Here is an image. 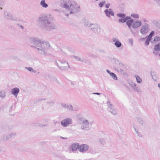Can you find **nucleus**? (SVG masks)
<instances>
[{"label": "nucleus", "instance_id": "8fccbe9b", "mask_svg": "<svg viewBox=\"0 0 160 160\" xmlns=\"http://www.w3.org/2000/svg\"><path fill=\"white\" fill-rule=\"evenodd\" d=\"M60 138L63 139H67V138H64L62 137H61Z\"/></svg>", "mask_w": 160, "mask_h": 160}, {"label": "nucleus", "instance_id": "6ab92c4d", "mask_svg": "<svg viewBox=\"0 0 160 160\" xmlns=\"http://www.w3.org/2000/svg\"><path fill=\"white\" fill-rule=\"evenodd\" d=\"M131 18V17L130 16L127 17L126 18H122L119 19L118 20L119 22H126L127 20L129 19H130Z\"/></svg>", "mask_w": 160, "mask_h": 160}, {"label": "nucleus", "instance_id": "3c124183", "mask_svg": "<svg viewBox=\"0 0 160 160\" xmlns=\"http://www.w3.org/2000/svg\"><path fill=\"white\" fill-rule=\"evenodd\" d=\"M153 53L155 54L156 55L158 54L155 52H154Z\"/></svg>", "mask_w": 160, "mask_h": 160}, {"label": "nucleus", "instance_id": "423d86ee", "mask_svg": "<svg viewBox=\"0 0 160 160\" xmlns=\"http://www.w3.org/2000/svg\"><path fill=\"white\" fill-rule=\"evenodd\" d=\"M84 25L86 27H89L91 30L94 31L98 26L96 24L92 23L89 21L86 20L84 21Z\"/></svg>", "mask_w": 160, "mask_h": 160}, {"label": "nucleus", "instance_id": "39448f33", "mask_svg": "<svg viewBox=\"0 0 160 160\" xmlns=\"http://www.w3.org/2000/svg\"><path fill=\"white\" fill-rule=\"evenodd\" d=\"M80 123L82 125L81 129L83 130H87L89 128L90 122L87 119L83 118H80L79 119Z\"/></svg>", "mask_w": 160, "mask_h": 160}, {"label": "nucleus", "instance_id": "49530a36", "mask_svg": "<svg viewBox=\"0 0 160 160\" xmlns=\"http://www.w3.org/2000/svg\"><path fill=\"white\" fill-rule=\"evenodd\" d=\"M18 25L19 27H20L21 29H22L24 28L23 26L20 25L19 24H18Z\"/></svg>", "mask_w": 160, "mask_h": 160}, {"label": "nucleus", "instance_id": "a211bd4d", "mask_svg": "<svg viewBox=\"0 0 160 160\" xmlns=\"http://www.w3.org/2000/svg\"><path fill=\"white\" fill-rule=\"evenodd\" d=\"M40 5L43 8H46L48 6V4L45 2V0H42L40 3Z\"/></svg>", "mask_w": 160, "mask_h": 160}, {"label": "nucleus", "instance_id": "de8ad7c7", "mask_svg": "<svg viewBox=\"0 0 160 160\" xmlns=\"http://www.w3.org/2000/svg\"><path fill=\"white\" fill-rule=\"evenodd\" d=\"M92 94H94L97 95H99L101 94L100 93H98V92L93 93H92Z\"/></svg>", "mask_w": 160, "mask_h": 160}, {"label": "nucleus", "instance_id": "dca6fc26", "mask_svg": "<svg viewBox=\"0 0 160 160\" xmlns=\"http://www.w3.org/2000/svg\"><path fill=\"white\" fill-rule=\"evenodd\" d=\"M61 105L62 107L65 108L69 110H73V109L71 105H68L66 104H64L62 103H61Z\"/></svg>", "mask_w": 160, "mask_h": 160}, {"label": "nucleus", "instance_id": "4be33fe9", "mask_svg": "<svg viewBox=\"0 0 160 160\" xmlns=\"http://www.w3.org/2000/svg\"><path fill=\"white\" fill-rule=\"evenodd\" d=\"M16 135V133L15 132H13L7 135L6 136L7 140H8L11 138L14 137Z\"/></svg>", "mask_w": 160, "mask_h": 160}, {"label": "nucleus", "instance_id": "a18cd8bd", "mask_svg": "<svg viewBox=\"0 0 160 160\" xmlns=\"http://www.w3.org/2000/svg\"><path fill=\"white\" fill-rule=\"evenodd\" d=\"M110 5V4L109 3H108V4H106L105 6L106 8H108L109 7Z\"/></svg>", "mask_w": 160, "mask_h": 160}, {"label": "nucleus", "instance_id": "4c0bfd02", "mask_svg": "<svg viewBox=\"0 0 160 160\" xmlns=\"http://www.w3.org/2000/svg\"><path fill=\"white\" fill-rule=\"evenodd\" d=\"M150 41H151L148 38H147V39H146V40L145 41V45L146 46L148 45L149 44V42Z\"/></svg>", "mask_w": 160, "mask_h": 160}, {"label": "nucleus", "instance_id": "ea45409f", "mask_svg": "<svg viewBox=\"0 0 160 160\" xmlns=\"http://www.w3.org/2000/svg\"><path fill=\"white\" fill-rule=\"evenodd\" d=\"M133 89L138 92H141L140 89L139 88H138L136 87L135 88H134Z\"/></svg>", "mask_w": 160, "mask_h": 160}, {"label": "nucleus", "instance_id": "5701e85b", "mask_svg": "<svg viewBox=\"0 0 160 160\" xmlns=\"http://www.w3.org/2000/svg\"><path fill=\"white\" fill-rule=\"evenodd\" d=\"M133 128L134 129L136 133L138 134V135L139 137H142V135L141 134L139 133L138 132V127L135 125H134L133 126Z\"/></svg>", "mask_w": 160, "mask_h": 160}, {"label": "nucleus", "instance_id": "0eeeda50", "mask_svg": "<svg viewBox=\"0 0 160 160\" xmlns=\"http://www.w3.org/2000/svg\"><path fill=\"white\" fill-rule=\"evenodd\" d=\"M72 122V120L71 118H67L63 120L61 123V125L63 127H66L71 124Z\"/></svg>", "mask_w": 160, "mask_h": 160}, {"label": "nucleus", "instance_id": "e433bc0d", "mask_svg": "<svg viewBox=\"0 0 160 160\" xmlns=\"http://www.w3.org/2000/svg\"><path fill=\"white\" fill-rule=\"evenodd\" d=\"M4 4V1L3 0H0V9H2V6H3Z\"/></svg>", "mask_w": 160, "mask_h": 160}, {"label": "nucleus", "instance_id": "5fc2aeb1", "mask_svg": "<svg viewBox=\"0 0 160 160\" xmlns=\"http://www.w3.org/2000/svg\"><path fill=\"white\" fill-rule=\"evenodd\" d=\"M159 56L160 57V54H159Z\"/></svg>", "mask_w": 160, "mask_h": 160}, {"label": "nucleus", "instance_id": "f704fd0d", "mask_svg": "<svg viewBox=\"0 0 160 160\" xmlns=\"http://www.w3.org/2000/svg\"><path fill=\"white\" fill-rule=\"evenodd\" d=\"M131 16L133 18H139V15L136 14H132Z\"/></svg>", "mask_w": 160, "mask_h": 160}, {"label": "nucleus", "instance_id": "7ed1b4c3", "mask_svg": "<svg viewBox=\"0 0 160 160\" xmlns=\"http://www.w3.org/2000/svg\"><path fill=\"white\" fill-rule=\"evenodd\" d=\"M63 7L66 9V15L68 16L69 14H72L77 12L79 10V6L76 4H71L69 3H65L63 5Z\"/></svg>", "mask_w": 160, "mask_h": 160}, {"label": "nucleus", "instance_id": "ddd939ff", "mask_svg": "<svg viewBox=\"0 0 160 160\" xmlns=\"http://www.w3.org/2000/svg\"><path fill=\"white\" fill-rule=\"evenodd\" d=\"M4 17L8 20H13L12 16L7 11H5L4 12Z\"/></svg>", "mask_w": 160, "mask_h": 160}, {"label": "nucleus", "instance_id": "c9c22d12", "mask_svg": "<svg viewBox=\"0 0 160 160\" xmlns=\"http://www.w3.org/2000/svg\"><path fill=\"white\" fill-rule=\"evenodd\" d=\"M4 4V1L3 0H0V9H2V6H3Z\"/></svg>", "mask_w": 160, "mask_h": 160}, {"label": "nucleus", "instance_id": "7c9ffc66", "mask_svg": "<svg viewBox=\"0 0 160 160\" xmlns=\"http://www.w3.org/2000/svg\"><path fill=\"white\" fill-rule=\"evenodd\" d=\"M135 77L136 78V79L137 82L138 83H140L142 81V80L140 78V77L138 76V75H136L135 76Z\"/></svg>", "mask_w": 160, "mask_h": 160}, {"label": "nucleus", "instance_id": "2f4dec72", "mask_svg": "<svg viewBox=\"0 0 160 160\" xmlns=\"http://www.w3.org/2000/svg\"><path fill=\"white\" fill-rule=\"evenodd\" d=\"M110 75L112 77V78L115 80H117V77L116 75L114 73L112 72V73H111V74Z\"/></svg>", "mask_w": 160, "mask_h": 160}, {"label": "nucleus", "instance_id": "72a5a7b5", "mask_svg": "<svg viewBox=\"0 0 160 160\" xmlns=\"http://www.w3.org/2000/svg\"><path fill=\"white\" fill-rule=\"evenodd\" d=\"M115 63L117 64H118L120 66H123V64L122 62L118 59H115Z\"/></svg>", "mask_w": 160, "mask_h": 160}, {"label": "nucleus", "instance_id": "393cba45", "mask_svg": "<svg viewBox=\"0 0 160 160\" xmlns=\"http://www.w3.org/2000/svg\"><path fill=\"white\" fill-rule=\"evenodd\" d=\"M6 96V93L5 91L0 92V97L1 98H4Z\"/></svg>", "mask_w": 160, "mask_h": 160}, {"label": "nucleus", "instance_id": "58836bf2", "mask_svg": "<svg viewBox=\"0 0 160 160\" xmlns=\"http://www.w3.org/2000/svg\"><path fill=\"white\" fill-rule=\"evenodd\" d=\"M105 3H106V2L105 1H103L101 3H100L99 4V6L101 8L103 6V5Z\"/></svg>", "mask_w": 160, "mask_h": 160}, {"label": "nucleus", "instance_id": "9b49d317", "mask_svg": "<svg viewBox=\"0 0 160 160\" xmlns=\"http://www.w3.org/2000/svg\"><path fill=\"white\" fill-rule=\"evenodd\" d=\"M88 146L87 144H83L81 145L79 148V151L80 152H85L88 149Z\"/></svg>", "mask_w": 160, "mask_h": 160}, {"label": "nucleus", "instance_id": "c03bdc74", "mask_svg": "<svg viewBox=\"0 0 160 160\" xmlns=\"http://www.w3.org/2000/svg\"><path fill=\"white\" fill-rule=\"evenodd\" d=\"M112 40L113 42H115L117 41H118V39L116 38H113Z\"/></svg>", "mask_w": 160, "mask_h": 160}, {"label": "nucleus", "instance_id": "aec40b11", "mask_svg": "<svg viewBox=\"0 0 160 160\" xmlns=\"http://www.w3.org/2000/svg\"><path fill=\"white\" fill-rule=\"evenodd\" d=\"M133 20L132 19H128V20H127L126 22V24L128 26V27L129 28H131V25L133 23Z\"/></svg>", "mask_w": 160, "mask_h": 160}, {"label": "nucleus", "instance_id": "c85d7f7f", "mask_svg": "<svg viewBox=\"0 0 160 160\" xmlns=\"http://www.w3.org/2000/svg\"><path fill=\"white\" fill-rule=\"evenodd\" d=\"M117 16L121 18H126L127 17H126L125 14L123 13H118L117 14Z\"/></svg>", "mask_w": 160, "mask_h": 160}, {"label": "nucleus", "instance_id": "20e7f679", "mask_svg": "<svg viewBox=\"0 0 160 160\" xmlns=\"http://www.w3.org/2000/svg\"><path fill=\"white\" fill-rule=\"evenodd\" d=\"M56 63L59 68L61 70H64L69 68V66L67 62L64 60L56 61Z\"/></svg>", "mask_w": 160, "mask_h": 160}, {"label": "nucleus", "instance_id": "a878e982", "mask_svg": "<svg viewBox=\"0 0 160 160\" xmlns=\"http://www.w3.org/2000/svg\"><path fill=\"white\" fill-rule=\"evenodd\" d=\"M100 31L101 28L98 25L95 30H94V32L96 33H99Z\"/></svg>", "mask_w": 160, "mask_h": 160}, {"label": "nucleus", "instance_id": "b1692460", "mask_svg": "<svg viewBox=\"0 0 160 160\" xmlns=\"http://www.w3.org/2000/svg\"><path fill=\"white\" fill-rule=\"evenodd\" d=\"M154 50L155 51H160V42L156 44L154 47Z\"/></svg>", "mask_w": 160, "mask_h": 160}, {"label": "nucleus", "instance_id": "1a4fd4ad", "mask_svg": "<svg viewBox=\"0 0 160 160\" xmlns=\"http://www.w3.org/2000/svg\"><path fill=\"white\" fill-rule=\"evenodd\" d=\"M142 24V22L139 20L133 21L131 25L132 27L134 29L140 27Z\"/></svg>", "mask_w": 160, "mask_h": 160}, {"label": "nucleus", "instance_id": "473e14b6", "mask_svg": "<svg viewBox=\"0 0 160 160\" xmlns=\"http://www.w3.org/2000/svg\"><path fill=\"white\" fill-rule=\"evenodd\" d=\"M130 85L132 87L133 89H134V88H135L136 87V84L135 82H131L129 83Z\"/></svg>", "mask_w": 160, "mask_h": 160}, {"label": "nucleus", "instance_id": "f03ea898", "mask_svg": "<svg viewBox=\"0 0 160 160\" xmlns=\"http://www.w3.org/2000/svg\"><path fill=\"white\" fill-rule=\"evenodd\" d=\"M29 41L31 42L34 43L35 47L37 49L38 53L40 55H46L48 50L51 48L49 42H44L38 38L31 37L29 38Z\"/></svg>", "mask_w": 160, "mask_h": 160}, {"label": "nucleus", "instance_id": "c756f323", "mask_svg": "<svg viewBox=\"0 0 160 160\" xmlns=\"http://www.w3.org/2000/svg\"><path fill=\"white\" fill-rule=\"evenodd\" d=\"M154 33V31H152L150 33L149 35H148V36L147 38L150 40L151 41H152V40L151 39V38H152V36H153Z\"/></svg>", "mask_w": 160, "mask_h": 160}, {"label": "nucleus", "instance_id": "603ef678", "mask_svg": "<svg viewBox=\"0 0 160 160\" xmlns=\"http://www.w3.org/2000/svg\"><path fill=\"white\" fill-rule=\"evenodd\" d=\"M152 77L153 79L154 80H155L153 78V77H154V75H152Z\"/></svg>", "mask_w": 160, "mask_h": 160}, {"label": "nucleus", "instance_id": "864d4df0", "mask_svg": "<svg viewBox=\"0 0 160 160\" xmlns=\"http://www.w3.org/2000/svg\"><path fill=\"white\" fill-rule=\"evenodd\" d=\"M41 100H42V98H40L39 99V101H40Z\"/></svg>", "mask_w": 160, "mask_h": 160}, {"label": "nucleus", "instance_id": "2eb2a0df", "mask_svg": "<svg viewBox=\"0 0 160 160\" xmlns=\"http://www.w3.org/2000/svg\"><path fill=\"white\" fill-rule=\"evenodd\" d=\"M104 12L107 17L110 18V15L113 16H114V13L112 10L111 9H107L105 10Z\"/></svg>", "mask_w": 160, "mask_h": 160}, {"label": "nucleus", "instance_id": "bb28decb", "mask_svg": "<svg viewBox=\"0 0 160 160\" xmlns=\"http://www.w3.org/2000/svg\"><path fill=\"white\" fill-rule=\"evenodd\" d=\"M114 45L117 48H118L121 46L122 44L118 41H117L115 42Z\"/></svg>", "mask_w": 160, "mask_h": 160}, {"label": "nucleus", "instance_id": "09e8293b", "mask_svg": "<svg viewBox=\"0 0 160 160\" xmlns=\"http://www.w3.org/2000/svg\"><path fill=\"white\" fill-rule=\"evenodd\" d=\"M107 72L110 74V75L111 74V73H112L111 72L108 70H107Z\"/></svg>", "mask_w": 160, "mask_h": 160}, {"label": "nucleus", "instance_id": "f8f14e48", "mask_svg": "<svg viewBox=\"0 0 160 160\" xmlns=\"http://www.w3.org/2000/svg\"><path fill=\"white\" fill-rule=\"evenodd\" d=\"M19 92V89L18 88H14L11 91V93L14 95L15 98L17 97L18 95Z\"/></svg>", "mask_w": 160, "mask_h": 160}, {"label": "nucleus", "instance_id": "412c9836", "mask_svg": "<svg viewBox=\"0 0 160 160\" xmlns=\"http://www.w3.org/2000/svg\"><path fill=\"white\" fill-rule=\"evenodd\" d=\"M160 41V37L158 36H156L154 37L153 40L151 41V42L153 43H156Z\"/></svg>", "mask_w": 160, "mask_h": 160}, {"label": "nucleus", "instance_id": "4468645a", "mask_svg": "<svg viewBox=\"0 0 160 160\" xmlns=\"http://www.w3.org/2000/svg\"><path fill=\"white\" fill-rule=\"evenodd\" d=\"M79 145L77 143H74L72 144L70 146V149L72 151H76L79 148Z\"/></svg>", "mask_w": 160, "mask_h": 160}, {"label": "nucleus", "instance_id": "9d476101", "mask_svg": "<svg viewBox=\"0 0 160 160\" xmlns=\"http://www.w3.org/2000/svg\"><path fill=\"white\" fill-rule=\"evenodd\" d=\"M107 104L108 107V110L112 114L115 115L117 113V112L114 106L110 103V102H108Z\"/></svg>", "mask_w": 160, "mask_h": 160}, {"label": "nucleus", "instance_id": "f3484780", "mask_svg": "<svg viewBox=\"0 0 160 160\" xmlns=\"http://www.w3.org/2000/svg\"><path fill=\"white\" fill-rule=\"evenodd\" d=\"M74 58L77 61L82 62H88V61L85 59L83 58H80L77 56H74Z\"/></svg>", "mask_w": 160, "mask_h": 160}, {"label": "nucleus", "instance_id": "79ce46f5", "mask_svg": "<svg viewBox=\"0 0 160 160\" xmlns=\"http://www.w3.org/2000/svg\"><path fill=\"white\" fill-rule=\"evenodd\" d=\"M157 4L160 6V0H153Z\"/></svg>", "mask_w": 160, "mask_h": 160}, {"label": "nucleus", "instance_id": "f257e3e1", "mask_svg": "<svg viewBox=\"0 0 160 160\" xmlns=\"http://www.w3.org/2000/svg\"><path fill=\"white\" fill-rule=\"evenodd\" d=\"M37 20L38 24L43 29L48 31L56 29L57 28V25L55 23L54 18L50 15L40 16Z\"/></svg>", "mask_w": 160, "mask_h": 160}, {"label": "nucleus", "instance_id": "6e6552de", "mask_svg": "<svg viewBox=\"0 0 160 160\" xmlns=\"http://www.w3.org/2000/svg\"><path fill=\"white\" fill-rule=\"evenodd\" d=\"M149 25L147 23H145L142 25L140 30V32L142 34H146L149 29Z\"/></svg>", "mask_w": 160, "mask_h": 160}, {"label": "nucleus", "instance_id": "a19ab883", "mask_svg": "<svg viewBox=\"0 0 160 160\" xmlns=\"http://www.w3.org/2000/svg\"><path fill=\"white\" fill-rule=\"evenodd\" d=\"M129 43L131 44L132 45L133 44V39L132 38H130L128 40Z\"/></svg>", "mask_w": 160, "mask_h": 160}, {"label": "nucleus", "instance_id": "cd10ccee", "mask_svg": "<svg viewBox=\"0 0 160 160\" xmlns=\"http://www.w3.org/2000/svg\"><path fill=\"white\" fill-rule=\"evenodd\" d=\"M26 69L29 71L30 72H33V73H36V71L34 70L33 68L30 67H26L25 68Z\"/></svg>", "mask_w": 160, "mask_h": 160}, {"label": "nucleus", "instance_id": "37998d69", "mask_svg": "<svg viewBox=\"0 0 160 160\" xmlns=\"http://www.w3.org/2000/svg\"><path fill=\"white\" fill-rule=\"evenodd\" d=\"M118 71L122 74L124 73V71L121 69H119L118 70Z\"/></svg>", "mask_w": 160, "mask_h": 160}]
</instances>
